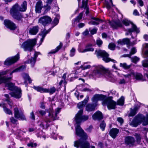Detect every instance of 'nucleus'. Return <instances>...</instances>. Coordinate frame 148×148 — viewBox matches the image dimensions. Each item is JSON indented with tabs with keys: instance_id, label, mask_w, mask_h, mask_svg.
Listing matches in <instances>:
<instances>
[{
	"instance_id": "nucleus-1",
	"label": "nucleus",
	"mask_w": 148,
	"mask_h": 148,
	"mask_svg": "<svg viewBox=\"0 0 148 148\" xmlns=\"http://www.w3.org/2000/svg\"><path fill=\"white\" fill-rule=\"evenodd\" d=\"M83 110H79L76 114L75 121L77 124L75 128V134L80 138L74 142V146L76 148H90V144L87 141L88 138L87 134L81 127L80 125L82 122L87 120L89 116L83 115Z\"/></svg>"
},
{
	"instance_id": "nucleus-2",
	"label": "nucleus",
	"mask_w": 148,
	"mask_h": 148,
	"mask_svg": "<svg viewBox=\"0 0 148 148\" xmlns=\"http://www.w3.org/2000/svg\"><path fill=\"white\" fill-rule=\"evenodd\" d=\"M10 80L5 83V86L8 87V89L10 91H14L15 92H12L10 94L12 97L16 99H19L22 96V90L20 88H18L15 86V84L10 82Z\"/></svg>"
},
{
	"instance_id": "nucleus-3",
	"label": "nucleus",
	"mask_w": 148,
	"mask_h": 148,
	"mask_svg": "<svg viewBox=\"0 0 148 148\" xmlns=\"http://www.w3.org/2000/svg\"><path fill=\"white\" fill-rule=\"evenodd\" d=\"M122 23L125 26H128L130 25V24L132 25V28H128L127 29L125 35H130L131 36L132 38H134V37L132 35V33L136 32V34H138L140 32V30L137 26L134 24L130 20H128L127 19L125 18L122 21Z\"/></svg>"
},
{
	"instance_id": "nucleus-4",
	"label": "nucleus",
	"mask_w": 148,
	"mask_h": 148,
	"mask_svg": "<svg viewBox=\"0 0 148 148\" xmlns=\"http://www.w3.org/2000/svg\"><path fill=\"white\" fill-rule=\"evenodd\" d=\"M36 42L37 39L36 38L29 39L23 43L21 47L23 49L24 51H28L31 52L36 44Z\"/></svg>"
},
{
	"instance_id": "nucleus-5",
	"label": "nucleus",
	"mask_w": 148,
	"mask_h": 148,
	"mask_svg": "<svg viewBox=\"0 0 148 148\" xmlns=\"http://www.w3.org/2000/svg\"><path fill=\"white\" fill-rule=\"evenodd\" d=\"M18 4H16L14 5L10 10V12L12 14V17L14 19L18 21H20L22 23H23L22 18H23V16L19 12L18 10Z\"/></svg>"
},
{
	"instance_id": "nucleus-6",
	"label": "nucleus",
	"mask_w": 148,
	"mask_h": 148,
	"mask_svg": "<svg viewBox=\"0 0 148 148\" xmlns=\"http://www.w3.org/2000/svg\"><path fill=\"white\" fill-rule=\"evenodd\" d=\"M95 53L97 57L101 56L102 57L103 60L106 63L110 61L114 63L116 62V61L115 60L111 59L108 57L109 54L105 51H102L101 50H99L98 51L96 50Z\"/></svg>"
},
{
	"instance_id": "nucleus-7",
	"label": "nucleus",
	"mask_w": 148,
	"mask_h": 148,
	"mask_svg": "<svg viewBox=\"0 0 148 148\" xmlns=\"http://www.w3.org/2000/svg\"><path fill=\"white\" fill-rule=\"evenodd\" d=\"M145 120V117L143 114L139 113L134 117L130 124L133 127H136Z\"/></svg>"
},
{
	"instance_id": "nucleus-8",
	"label": "nucleus",
	"mask_w": 148,
	"mask_h": 148,
	"mask_svg": "<svg viewBox=\"0 0 148 148\" xmlns=\"http://www.w3.org/2000/svg\"><path fill=\"white\" fill-rule=\"evenodd\" d=\"M112 97H106L102 102L103 106L107 105V108L109 110L115 109L116 108V102L113 100Z\"/></svg>"
},
{
	"instance_id": "nucleus-9",
	"label": "nucleus",
	"mask_w": 148,
	"mask_h": 148,
	"mask_svg": "<svg viewBox=\"0 0 148 148\" xmlns=\"http://www.w3.org/2000/svg\"><path fill=\"white\" fill-rule=\"evenodd\" d=\"M95 70L93 72L92 74L93 75H96L97 74L104 75L107 74H109L110 72L108 69H106L101 65H95Z\"/></svg>"
},
{
	"instance_id": "nucleus-10",
	"label": "nucleus",
	"mask_w": 148,
	"mask_h": 148,
	"mask_svg": "<svg viewBox=\"0 0 148 148\" xmlns=\"http://www.w3.org/2000/svg\"><path fill=\"white\" fill-rule=\"evenodd\" d=\"M33 88L37 92L41 93H49L50 95L53 94L56 91V88L54 86L49 89V88H44L39 86H34Z\"/></svg>"
},
{
	"instance_id": "nucleus-11",
	"label": "nucleus",
	"mask_w": 148,
	"mask_h": 148,
	"mask_svg": "<svg viewBox=\"0 0 148 148\" xmlns=\"http://www.w3.org/2000/svg\"><path fill=\"white\" fill-rule=\"evenodd\" d=\"M19 58V54L18 53L14 56L6 59L4 61V64L6 66H10L16 62Z\"/></svg>"
},
{
	"instance_id": "nucleus-12",
	"label": "nucleus",
	"mask_w": 148,
	"mask_h": 148,
	"mask_svg": "<svg viewBox=\"0 0 148 148\" xmlns=\"http://www.w3.org/2000/svg\"><path fill=\"white\" fill-rule=\"evenodd\" d=\"M3 24L8 29L14 31L17 28L16 24L9 19L4 20Z\"/></svg>"
},
{
	"instance_id": "nucleus-13",
	"label": "nucleus",
	"mask_w": 148,
	"mask_h": 148,
	"mask_svg": "<svg viewBox=\"0 0 148 148\" xmlns=\"http://www.w3.org/2000/svg\"><path fill=\"white\" fill-rule=\"evenodd\" d=\"M14 117L17 119H19L21 121H26V118L24 114L22 112L20 113L18 108L16 107L14 109Z\"/></svg>"
},
{
	"instance_id": "nucleus-14",
	"label": "nucleus",
	"mask_w": 148,
	"mask_h": 148,
	"mask_svg": "<svg viewBox=\"0 0 148 148\" xmlns=\"http://www.w3.org/2000/svg\"><path fill=\"white\" fill-rule=\"evenodd\" d=\"M109 23L113 29H116L119 27L122 28L123 27V24L119 20L109 21Z\"/></svg>"
},
{
	"instance_id": "nucleus-15",
	"label": "nucleus",
	"mask_w": 148,
	"mask_h": 148,
	"mask_svg": "<svg viewBox=\"0 0 148 148\" xmlns=\"http://www.w3.org/2000/svg\"><path fill=\"white\" fill-rule=\"evenodd\" d=\"M106 97V95L102 94H96L94 95L91 99V100L94 103L97 105V103L99 100H101L103 101Z\"/></svg>"
},
{
	"instance_id": "nucleus-16",
	"label": "nucleus",
	"mask_w": 148,
	"mask_h": 148,
	"mask_svg": "<svg viewBox=\"0 0 148 148\" xmlns=\"http://www.w3.org/2000/svg\"><path fill=\"white\" fill-rule=\"evenodd\" d=\"M52 21V20L50 17L47 16H44L40 18L39 21L40 23L42 24L44 27L50 23Z\"/></svg>"
},
{
	"instance_id": "nucleus-17",
	"label": "nucleus",
	"mask_w": 148,
	"mask_h": 148,
	"mask_svg": "<svg viewBox=\"0 0 148 148\" xmlns=\"http://www.w3.org/2000/svg\"><path fill=\"white\" fill-rule=\"evenodd\" d=\"M134 138L130 136H128L125 137L124 139V143L125 145L130 146L134 145L135 142Z\"/></svg>"
},
{
	"instance_id": "nucleus-18",
	"label": "nucleus",
	"mask_w": 148,
	"mask_h": 148,
	"mask_svg": "<svg viewBox=\"0 0 148 148\" xmlns=\"http://www.w3.org/2000/svg\"><path fill=\"white\" fill-rule=\"evenodd\" d=\"M92 117L94 120L100 121L103 119V116L101 112L98 110L92 115Z\"/></svg>"
},
{
	"instance_id": "nucleus-19",
	"label": "nucleus",
	"mask_w": 148,
	"mask_h": 148,
	"mask_svg": "<svg viewBox=\"0 0 148 148\" xmlns=\"http://www.w3.org/2000/svg\"><path fill=\"white\" fill-rule=\"evenodd\" d=\"M89 99L88 95H87L86 97L83 101L79 102L77 104V107L80 109V110H83V107L88 103Z\"/></svg>"
},
{
	"instance_id": "nucleus-20",
	"label": "nucleus",
	"mask_w": 148,
	"mask_h": 148,
	"mask_svg": "<svg viewBox=\"0 0 148 148\" xmlns=\"http://www.w3.org/2000/svg\"><path fill=\"white\" fill-rule=\"evenodd\" d=\"M35 11L36 13L40 14L41 12V10L43 8L42 2L40 0L38 1L35 5Z\"/></svg>"
},
{
	"instance_id": "nucleus-21",
	"label": "nucleus",
	"mask_w": 148,
	"mask_h": 148,
	"mask_svg": "<svg viewBox=\"0 0 148 148\" xmlns=\"http://www.w3.org/2000/svg\"><path fill=\"white\" fill-rule=\"evenodd\" d=\"M38 54L37 52L35 51L34 57H32L30 59H29L26 61V63L30 64L33 67L36 61L37 58L38 56Z\"/></svg>"
},
{
	"instance_id": "nucleus-22",
	"label": "nucleus",
	"mask_w": 148,
	"mask_h": 148,
	"mask_svg": "<svg viewBox=\"0 0 148 148\" xmlns=\"http://www.w3.org/2000/svg\"><path fill=\"white\" fill-rule=\"evenodd\" d=\"M119 132V129L116 128H113L110 130L109 132V134L112 138L115 139Z\"/></svg>"
},
{
	"instance_id": "nucleus-23",
	"label": "nucleus",
	"mask_w": 148,
	"mask_h": 148,
	"mask_svg": "<svg viewBox=\"0 0 148 148\" xmlns=\"http://www.w3.org/2000/svg\"><path fill=\"white\" fill-rule=\"evenodd\" d=\"M97 104L94 103H88L86 107V110L87 112H90L94 111L97 106Z\"/></svg>"
},
{
	"instance_id": "nucleus-24",
	"label": "nucleus",
	"mask_w": 148,
	"mask_h": 148,
	"mask_svg": "<svg viewBox=\"0 0 148 148\" xmlns=\"http://www.w3.org/2000/svg\"><path fill=\"white\" fill-rule=\"evenodd\" d=\"M117 43L121 45H127L129 46H130V39L127 38H124L122 40L119 39L118 40Z\"/></svg>"
},
{
	"instance_id": "nucleus-25",
	"label": "nucleus",
	"mask_w": 148,
	"mask_h": 148,
	"mask_svg": "<svg viewBox=\"0 0 148 148\" xmlns=\"http://www.w3.org/2000/svg\"><path fill=\"white\" fill-rule=\"evenodd\" d=\"M139 109V107L137 106H134V108H130V112L128 114L129 117H133L138 112V110Z\"/></svg>"
},
{
	"instance_id": "nucleus-26",
	"label": "nucleus",
	"mask_w": 148,
	"mask_h": 148,
	"mask_svg": "<svg viewBox=\"0 0 148 148\" xmlns=\"http://www.w3.org/2000/svg\"><path fill=\"white\" fill-rule=\"evenodd\" d=\"M39 27L38 25L33 26L30 28L29 31V33L31 35H36L39 31Z\"/></svg>"
},
{
	"instance_id": "nucleus-27",
	"label": "nucleus",
	"mask_w": 148,
	"mask_h": 148,
	"mask_svg": "<svg viewBox=\"0 0 148 148\" xmlns=\"http://www.w3.org/2000/svg\"><path fill=\"white\" fill-rule=\"evenodd\" d=\"M92 44L89 43L87 44L85 46L86 48L81 52L82 53H84L87 51H93L94 49L92 47Z\"/></svg>"
},
{
	"instance_id": "nucleus-28",
	"label": "nucleus",
	"mask_w": 148,
	"mask_h": 148,
	"mask_svg": "<svg viewBox=\"0 0 148 148\" xmlns=\"http://www.w3.org/2000/svg\"><path fill=\"white\" fill-rule=\"evenodd\" d=\"M26 66L25 65H21L13 70L10 73V75H12L13 73L23 71L25 69Z\"/></svg>"
},
{
	"instance_id": "nucleus-29",
	"label": "nucleus",
	"mask_w": 148,
	"mask_h": 148,
	"mask_svg": "<svg viewBox=\"0 0 148 148\" xmlns=\"http://www.w3.org/2000/svg\"><path fill=\"white\" fill-rule=\"evenodd\" d=\"M63 46V44L62 42L60 43L59 45L57 46L55 49L52 50L48 53L49 54H50L55 53L60 50Z\"/></svg>"
},
{
	"instance_id": "nucleus-30",
	"label": "nucleus",
	"mask_w": 148,
	"mask_h": 148,
	"mask_svg": "<svg viewBox=\"0 0 148 148\" xmlns=\"http://www.w3.org/2000/svg\"><path fill=\"white\" fill-rule=\"evenodd\" d=\"M45 111L46 113H48V116L50 117L51 118L53 117V113L54 112V110L53 108H49L46 109Z\"/></svg>"
},
{
	"instance_id": "nucleus-31",
	"label": "nucleus",
	"mask_w": 148,
	"mask_h": 148,
	"mask_svg": "<svg viewBox=\"0 0 148 148\" xmlns=\"http://www.w3.org/2000/svg\"><path fill=\"white\" fill-rule=\"evenodd\" d=\"M12 78L11 77H3L0 78V84L2 83H6L7 82H9Z\"/></svg>"
},
{
	"instance_id": "nucleus-32",
	"label": "nucleus",
	"mask_w": 148,
	"mask_h": 148,
	"mask_svg": "<svg viewBox=\"0 0 148 148\" xmlns=\"http://www.w3.org/2000/svg\"><path fill=\"white\" fill-rule=\"evenodd\" d=\"M3 108L4 111L6 114L9 115H12V111L5 106V104L4 103L3 104Z\"/></svg>"
},
{
	"instance_id": "nucleus-33",
	"label": "nucleus",
	"mask_w": 148,
	"mask_h": 148,
	"mask_svg": "<svg viewBox=\"0 0 148 148\" xmlns=\"http://www.w3.org/2000/svg\"><path fill=\"white\" fill-rule=\"evenodd\" d=\"M133 76L135 77V79L137 80H142L143 77L142 75L138 73H136V74L134 73V75Z\"/></svg>"
},
{
	"instance_id": "nucleus-34",
	"label": "nucleus",
	"mask_w": 148,
	"mask_h": 148,
	"mask_svg": "<svg viewBox=\"0 0 148 148\" xmlns=\"http://www.w3.org/2000/svg\"><path fill=\"white\" fill-rule=\"evenodd\" d=\"M120 66L121 67H122L124 69L126 70L130 68L131 65H127L126 63H121L120 64Z\"/></svg>"
},
{
	"instance_id": "nucleus-35",
	"label": "nucleus",
	"mask_w": 148,
	"mask_h": 148,
	"mask_svg": "<svg viewBox=\"0 0 148 148\" xmlns=\"http://www.w3.org/2000/svg\"><path fill=\"white\" fill-rule=\"evenodd\" d=\"M22 8L20 9V10L21 11L24 12L26 11L27 8V2L25 1H24L23 2L21 5Z\"/></svg>"
},
{
	"instance_id": "nucleus-36",
	"label": "nucleus",
	"mask_w": 148,
	"mask_h": 148,
	"mask_svg": "<svg viewBox=\"0 0 148 148\" xmlns=\"http://www.w3.org/2000/svg\"><path fill=\"white\" fill-rule=\"evenodd\" d=\"M88 7V3L86 2L85 0H82V5L81 6L79 7V8L81 9L84 8V9H85L86 8Z\"/></svg>"
},
{
	"instance_id": "nucleus-37",
	"label": "nucleus",
	"mask_w": 148,
	"mask_h": 148,
	"mask_svg": "<svg viewBox=\"0 0 148 148\" xmlns=\"http://www.w3.org/2000/svg\"><path fill=\"white\" fill-rule=\"evenodd\" d=\"M99 127L102 131H104L106 127V123L103 120L100 124Z\"/></svg>"
},
{
	"instance_id": "nucleus-38",
	"label": "nucleus",
	"mask_w": 148,
	"mask_h": 148,
	"mask_svg": "<svg viewBox=\"0 0 148 148\" xmlns=\"http://www.w3.org/2000/svg\"><path fill=\"white\" fill-rule=\"evenodd\" d=\"M124 99H120L118 100L116 102V105L119 106H123L124 103Z\"/></svg>"
},
{
	"instance_id": "nucleus-39",
	"label": "nucleus",
	"mask_w": 148,
	"mask_h": 148,
	"mask_svg": "<svg viewBox=\"0 0 148 148\" xmlns=\"http://www.w3.org/2000/svg\"><path fill=\"white\" fill-rule=\"evenodd\" d=\"M108 47L110 49L114 50L115 48L116 45L114 43L111 42L109 44Z\"/></svg>"
},
{
	"instance_id": "nucleus-40",
	"label": "nucleus",
	"mask_w": 148,
	"mask_h": 148,
	"mask_svg": "<svg viewBox=\"0 0 148 148\" xmlns=\"http://www.w3.org/2000/svg\"><path fill=\"white\" fill-rule=\"evenodd\" d=\"M24 78L25 79L27 80L28 81L29 83L30 84L32 83V80L28 74H25Z\"/></svg>"
},
{
	"instance_id": "nucleus-41",
	"label": "nucleus",
	"mask_w": 148,
	"mask_h": 148,
	"mask_svg": "<svg viewBox=\"0 0 148 148\" xmlns=\"http://www.w3.org/2000/svg\"><path fill=\"white\" fill-rule=\"evenodd\" d=\"M37 145V144L36 143H33L32 142H30L27 144V146L28 147H31L32 148L36 147Z\"/></svg>"
},
{
	"instance_id": "nucleus-42",
	"label": "nucleus",
	"mask_w": 148,
	"mask_h": 148,
	"mask_svg": "<svg viewBox=\"0 0 148 148\" xmlns=\"http://www.w3.org/2000/svg\"><path fill=\"white\" fill-rule=\"evenodd\" d=\"M80 20L79 19L75 17L72 20V24L73 26H75V25L76 23H79L80 22Z\"/></svg>"
},
{
	"instance_id": "nucleus-43",
	"label": "nucleus",
	"mask_w": 148,
	"mask_h": 148,
	"mask_svg": "<svg viewBox=\"0 0 148 148\" xmlns=\"http://www.w3.org/2000/svg\"><path fill=\"white\" fill-rule=\"evenodd\" d=\"M110 1L111 3L112 6V7H114L115 8L116 11L119 14L122 15L120 11L118 9V8L117 7H116L115 5L113 4L112 0H110Z\"/></svg>"
},
{
	"instance_id": "nucleus-44",
	"label": "nucleus",
	"mask_w": 148,
	"mask_h": 148,
	"mask_svg": "<svg viewBox=\"0 0 148 148\" xmlns=\"http://www.w3.org/2000/svg\"><path fill=\"white\" fill-rule=\"evenodd\" d=\"M136 137L137 142L138 144H140V143L141 142V139L140 135L137 134L136 136Z\"/></svg>"
},
{
	"instance_id": "nucleus-45",
	"label": "nucleus",
	"mask_w": 148,
	"mask_h": 148,
	"mask_svg": "<svg viewBox=\"0 0 148 148\" xmlns=\"http://www.w3.org/2000/svg\"><path fill=\"white\" fill-rule=\"evenodd\" d=\"M91 19L97 21L96 22H99V23H103V20L100 19L98 18H96L92 17H91Z\"/></svg>"
},
{
	"instance_id": "nucleus-46",
	"label": "nucleus",
	"mask_w": 148,
	"mask_h": 148,
	"mask_svg": "<svg viewBox=\"0 0 148 148\" xmlns=\"http://www.w3.org/2000/svg\"><path fill=\"white\" fill-rule=\"evenodd\" d=\"M46 30V29L44 28L43 29V30L41 32V33H40L39 34V35L40 36H41L43 38H44L46 34H47L45 32V31Z\"/></svg>"
},
{
	"instance_id": "nucleus-47",
	"label": "nucleus",
	"mask_w": 148,
	"mask_h": 148,
	"mask_svg": "<svg viewBox=\"0 0 148 148\" xmlns=\"http://www.w3.org/2000/svg\"><path fill=\"white\" fill-rule=\"evenodd\" d=\"M105 5L106 7L108 10H109L111 9V6L110 5L108 1H107L106 0H105Z\"/></svg>"
},
{
	"instance_id": "nucleus-48",
	"label": "nucleus",
	"mask_w": 148,
	"mask_h": 148,
	"mask_svg": "<svg viewBox=\"0 0 148 148\" xmlns=\"http://www.w3.org/2000/svg\"><path fill=\"white\" fill-rule=\"evenodd\" d=\"M5 101L7 102L8 104L10 106V108H12L13 104L12 101H10V99H5Z\"/></svg>"
},
{
	"instance_id": "nucleus-49",
	"label": "nucleus",
	"mask_w": 148,
	"mask_h": 148,
	"mask_svg": "<svg viewBox=\"0 0 148 148\" xmlns=\"http://www.w3.org/2000/svg\"><path fill=\"white\" fill-rule=\"evenodd\" d=\"M137 52L136 49L135 47H132L130 53L131 55H133L135 54Z\"/></svg>"
},
{
	"instance_id": "nucleus-50",
	"label": "nucleus",
	"mask_w": 148,
	"mask_h": 148,
	"mask_svg": "<svg viewBox=\"0 0 148 148\" xmlns=\"http://www.w3.org/2000/svg\"><path fill=\"white\" fill-rule=\"evenodd\" d=\"M139 60V58L136 56H135L132 58V62L134 63H136Z\"/></svg>"
},
{
	"instance_id": "nucleus-51",
	"label": "nucleus",
	"mask_w": 148,
	"mask_h": 148,
	"mask_svg": "<svg viewBox=\"0 0 148 148\" xmlns=\"http://www.w3.org/2000/svg\"><path fill=\"white\" fill-rule=\"evenodd\" d=\"M10 122L13 124H15L18 121V120L14 119L13 117H11L10 118Z\"/></svg>"
},
{
	"instance_id": "nucleus-52",
	"label": "nucleus",
	"mask_w": 148,
	"mask_h": 148,
	"mask_svg": "<svg viewBox=\"0 0 148 148\" xmlns=\"http://www.w3.org/2000/svg\"><path fill=\"white\" fill-rule=\"evenodd\" d=\"M88 23L90 24H91L93 25H98L99 23V22L91 20Z\"/></svg>"
},
{
	"instance_id": "nucleus-53",
	"label": "nucleus",
	"mask_w": 148,
	"mask_h": 148,
	"mask_svg": "<svg viewBox=\"0 0 148 148\" xmlns=\"http://www.w3.org/2000/svg\"><path fill=\"white\" fill-rule=\"evenodd\" d=\"M91 67V66L90 65H87L86 66H84L82 65H81L80 66L81 68L83 70H85L87 69H90Z\"/></svg>"
},
{
	"instance_id": "nucleus-54",
	"label": "nucleus",
	"mask_w": 148,
	"mask_h": 148,
	"mask_svg": "<svg viewBox=\"0 0 148 148\" xmlns=\"http://www.w3.org/2000/svg\"><path fill=\"white\" fill-rule=\"evenodd\" d=\"M53 22V23L55 25L54 26H56L58 23L59 20L57 17H55L54 19Z\"/></svg>"
},
{
	"instance_id": "nucleus-55",
	"label": "nucleus",
	"mask_w": 148,
	"mask_h": 148,
	"mask_svg": "<svg viewBox=\"0 0 148 148\" xmlns=\"http://www.w3.org/2000/svg\"><path fill=\"white\" fill-rule=\"evenodd\" d=\"M39 114L42 116H45L46 114V111L45 110L43 111L42 110H40L38 111Z\"/></svg>"
},
{
	"instance_id": "nucleus-56",
	"label": "nucleus",
	"mask_w": 148,
	"mask_h": 148,
	"mask_svg": "<svg viewBox=\"0 0 148 148\" xmlns=\"http://www.w3.org/2000/svg\"><path fill=\"white\" fill-rule=\"evenodd\" d=\"M45 103L44 101H42L40 103V108L42 109H45L46 107L45 105Z\"/></svg>"
},
{
	"instance_id": "nucleus-57",
	"label": "nucleus",
	"mask_w": 148,
	"mask_h": 148,
	"mask_svg": "<svg viewBox=\"0 0 148 148\" xmlns=\"http://www.w3.org/2000/svg\"><path fill=\"white\" fill-rule=\"evenodd\" d=\"M134 75V72H131L130 74H127V75H124V77L125 78H130L131 77L132 75Z\"/></svg>"
},
{
	"instance_id": "nucleus-58",
	"label": "nucleus",
	"mask_w": 148,
	"mask_h": 148,
	"mask_svg": "<svg viewBox=\"0 0 148 148\" xmlns=\"http://www.w3.org/2000/svg\"><path fill=\"white\" fill-rule=\"evenodd\" d=\"M47 7L46 8L45 10L44 11V13L45 14L46 13H47L51 9V7L50 6H48V4H47Z\"/></svg>"
},
{
	"instance_id": "nucleus-59",
	"label": "nucleus",
	"mask_w": 148,
	"mask_h": 148,
	"mask_svg": "<svg viewBox=\"0 0 148 148\" xmlns=\"http://www.w3.org/2000/svg\"><path fill=\"white\" fill-rule=\"evenodd\" d=\"M103 44V41L101 40H98L96 41V44L99 46L100 47Z\"/></svg>"
},
{
	"instance_id": "nucleus-60",
	"label": "nucleus",
	"mask_w": 148,
	"mask_h": 148,
	"mask_svg": "<svg viewBox=\"0 0 148 148\" xmlns=\"http://www.w3.org/2000/svg\"><path fill=\"white\" fill-rule=\"evenodd\" d=\"M97 29L96 28H93L90 31V34L92 35H94L97 32Z\"/></svg>"
},
{
	"instance_id": "nucleus-61",
	"label": "nucleus",
	"mask_w": 148,
	"mask_h": 148,
	"mask_svg": "<svg viewBox=\"0 0 148 148\" xmlns=\"http://www.w3.org/2000/svg\"><path fill=\"white\" fill-rule=\"evenodd\" d=\"M30 118L32 120L34 121L35 120V117L33 112L32 111L30 113Z\"/></svg>"
},
{
	"instance_id": "nucleus-62",
	"label": "nucleus",
	"mask_w": 148,
	"mask_h": 148,
	"mask_svg": "<svg viewBox=\"0 0 148 148\" xmlns=\"http://www.w3.org/2000/svg\"><path fill=\"white\" fill-rule=\"evenodd\" d=\"M84 11L80 13L76 17L81 20L82 18Z\"/></svg>"
},
{
	"instance_id": "nucleus-63",
	"label": "nucleus",
	"mask_w": 148,
	"mask_h": 148,
	"mask_svg": "<svg viewBox=\"0 0 148 148\" xmlns=\"http://www.w3.org/2000/svg\"><path fill=\"white\" fill-rule=\"evenodd\" d=\"M117 120L121 124H122L123 123L124 121L123 119L121 117H118L117 118Z\"/></svg>"
},
{
	"instance_id": "nucleus-64",
	"label": "nucleus",
	"mask_w": 148,
	"mask_h": 148,
	"mask_svg": "<svg viewBox=\"0 0 148 148\" xmlns=\"http://www.w3.org/2000/svg\"><path fill=\"white\" fill-rule=\"evenodd\" d=\"M98 146L100 148H103V144L101 142H99L98 143Z\"/></svg>"
}]
</instances>
